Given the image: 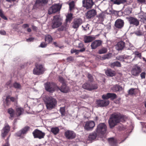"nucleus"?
<instances>
[{
    "label": "nucleus",
    "mask_w": 146,
    "mask_h": 146,
    "mask_svg": "<svg viewBox=\"0 0 146 146\" xmlns=\"http://www.w3.org/2000/svg\"><path fill=\"white\" fill-rule=\"evenodd\" d=\"M95 125V123L93 121H89L86 122L84 128L88 131L91 130Z\"/></svg>",
    "instance_id": "obj_15"
},
{
    "label": "nucleus",
    "mask_w": 146,
    "mask_h": 146,
    "mask_svg": "<svg viewBox=\"0 0 146 146\" xmlns=\"http://www.w3.org/2000/svg\"><path fill=\"white\" fill-rule=\"evenodd\" d=\"M43 100L47 109L48 110L52 109L56 105L57 101L51 96H46L44 98Z\"/></svg>",
    "instance_id": "obj_2"
},
{
    "label": "nucleus",
    "mask_w": 146,
    "mask_h": 146,
    "mask_svg": "<svg viewBox=\"0 0 146 146\" xmlns=\"http://www.w3.org/2000/svg\"><path fill=\"white\" fill-rule=\"evenodd\" d=\"M16 100V98L13 97H11L9 96H7L5 100L7 105L8 106L10 104V101L14 102Z\"/></svg>",
    "instance_id": "obj_26"
},
{
    "label": "nucleus",
    "mask_w": 146,
    "mask_h": 146,
    "mask_svg": "<svg viewBox=\"0 0 146 146\" xmlns=\"http://www.w3.org/2000/svg\"><path fill=\"white\" fill-rule=\"evenodd\" d=\"M10 130V127L9 125H6L1 131V136L4 137L7 134Z\"/></svg>",
    "instance_id": "obj_21"
},
{
    "label": "nucleus",
    "mask_w": 146,
    "mask_h": 146,
    "mask_svg": "<svg viewBox=\"0 0 146 146\" xmlns=\"http://www.w3.org/2000/svg\"><path fill=\"white\" fill-rule=\"evenodd\" d=\"M44 71L43 66L40 64H37L35 65V68L33 70V73L34 74L39 75L42 74Z\"/></svg>",
    "instance_id": "obj_6"
},
{
    "label": "nucleus",
    "mask_w": 146,
    "mask_h": 146,
    "mask_svg": "<svg viewBox=\"0 0 146 146\" xmlns=\"http://www.w3.org/2000/svg\"><path fill=\"white\" fill-rule=\"evenodd\" d=\"M82 52V48L80 50H78L74 48L72 49L71 50V52L72 54L75 53L76 54H78L80 52Z\"/></svg>",
    "instance_id": "obj_41"
},
{
    "label": "nucleus",
    "mask_w": 146,
    "mask_h": 146,
    "mask_svg": "<svg viewBox=\"0 0 146 146\" xmlns=\"http://www.w3.org/2000/svg\"><path fill=\"white\" fill-rule=\"evenodd\" d=\"M58 90L61 92L65 93H67L69 90L68 87L66 86L65 84H63L61 88H59L58 89H57V90Z\"/></svg>",
    "instance_id": "obj_24"
},
{
    "label": "nucleus",
    "mask_w": 146,
    "mask_h": 146,
    "mask_svg": "<svg viewBox=\"0 0 146 146\" xmlns=\"http://www.w3.org/2000/svg\"><path fill=\"white\" fill-rule=\"evenodd\" d=\"M34 39V38H29L26 40V41L27 42H30L33 41Z\"/></svg>",
    "instance_id": "obj_58"
},
{
    "label": "nucleus",
    "mask_w": 146,
    "mask_h": 146,
    "mask_svg": "<svg viewBox=\"0 0 146 146\" xmlns=\"http://www.w3.org/2000/svg\"><path fill=\"white\" fill-rule=\"evenodd\" d=\"M65 135L66 137L69 139H74L76 136V134L73 131L69 130L65 131Z\"/></svg>",
    "instance_id": "obj_13"
},
{
    "label": "nucleus",
    "mask_w": 146,
    "mask_h": 146,
    "mask_svg": "<svg viewBox=\"0 0 146 146\" xmlns=\"http://www.w3.org/2000/svg\"><path fill=\"white\" fill-rule=\"evenodd\" d=\"M126 58L127 57L123 55L119 56L117 59L120 61L124 62V59H126Z\"/></svg>",
    "instance_id": "obj_47"
},
{
    "label": "nucleus",
    "mask_w": 146,
    "mask_h": 146,
    "mask_svg": "<svg viewBox=\"0 0 146 146\" xmlns=\"http://www.w3.org/2000/svg\"><path fill=\"white\" fill-rule=\"evenodd\" d=\"M88 77L89 79V80L91 82L93 80V78L92 75L90 74H88Z\"/></svg>",
    "instance_id": "obj_52"
},
{
    "label": "nucleus",
    "mask_w": 146,
    "mask_h": 146,
    "mask_svg": "<svg viewBox=\"0 0 146 146\" xmlns=\"http://www.w3.org/2000/svg\"><path fill=\"white\" fill-rule=\"evenodd\" d=\"M141 68L139 66H136L133 68L131 70V73L132 75L137 76L141 72Z\"/></svg>",
    "instance_id": "obj_17"
},
{
    "label": "nucleus",
    "mask_w": 146,
    "mask_h": 146,
    "mask_svg": "<svg viewBox=\"0 0 146 146\" xmlns=\"http://www.w3.org/2000/svg\"><path fill=\"white\" fill-rule=\"evenodd\" d=\"M111 54L109 53L106 55H104L102 57V58L103 60H105L106 59H108L110 58L111 57Z\"/></svg>",
    "instance_id": "obj_45"
},
{
    "label": "nucleus",
    "mask_w": 146,
    "mask_h": 146,
    "mask_svg": "<svg viewBox=\"0 0 146 146\" xmlns=\"http://www.w3.org/2000/svg\"><path fill=\"white\" fill-rule=\"evenodd\" d=\"M61 21L62 19L60 15L54 16L52 25V28L54 29L60 26L62 24Z\"/></svg>",
    "instance_id": "obj_3"
},
{
    "label": "nucleus",
    "mask_w": 146,
    "mask_h": 146,
    "mask_svg": "<svg viewBox=\"0 0 146 146\" xmlns=\"http://www.w3.org/2000/svg\"><path fill=\"white\" fill-rule=\"evenodd\" d=\"M106 74L109 76H114V74L110 69H108L105 72Z\"/></svg>",
    "instance_id": "obj_33"
},
{
    "label": "nucleus",
    "mask_w": 146,
    "mask_h": 146,
    "mask_svg": "<svg viewBox=\"0 0 146 146\" xmlns=\"http://www.w3.org/2000/svg\"><path fill=\"white\" fill-rule=\"evenodd\" d=\"M45 41L46 43H49L51 42L52 40V38L51 36L50 35H48L45 36Z\"/></svg>",
    "instance_id": "obj_37"
},
{
    "label": "nucleus",
    "mask_w": 146,
    "mask_h": 146,
    "mask_svg": "<svg viewBox=\"0 0 146 146\" xmlns=\"http://www.w3.org/2000/svg\"><path fill=\"white\" fill-rule=\"evenodd\" d=\"M124 24V23L123 20L120 19H118L115 21L114 25L116 28L121 29L123 27Z\"/></svg>",
    "instance_id": "obj_16"
},
{
    "label": "nucleus",
    "mask_w": 146,
    "mask_h": 146,
    "mask_svg": "<svg viewBox=\"0 0 146 146\" xmlns=\"http://www.w3.org/2000/svg\"><path fill=\"white\" fill-rule=\"evenodd\" d=\"M83 88L89 91H91L98 88V86L97 84L87 82L83 85Z\"/></svg>",
    "instance_id": "obj_7"
},
{
    "label": "nucleus",
    "mask_w": 146,
    "mask_h": 146,
    "mask_svg": "<svg viewBox=\"0 0 146 146\" xmlns=\"http://www.w3.org/2000/svg\"><path fill=\"white\" fill-rule=\"evenodd\" d=\"M8 112L10 115L11 117H10V118L12 119V118L14 117L15 115L14 110L12 108H10L8 110Z\"/></svg>",
    "instance_id": "obj_31"
},
{
    "label": "nucleus",
    "mask_w": 146,
    "mask_h": 146,
    "mask_svg": "<svg viewBox=\"0 0 146 146\" xmlns=\"http://www.w3.org/2000/svg\"><path fill=\"white\" fill-rule=\"evenodd\" d=\"M146 73L145 72H142L140 74L141 78L142 79H144L145 78Z\"/></svg>",
    "instance_id": "obj_53"
},
{
    "label": "nucleus",
    "mask_w": 146,
    "mask_h": 146,
    "mask_svg": "<svg viewBox=\"0 0 146 146\" xmlns=\"http://www.w3.org/2000/svg\"><path fill=\"white\" fill-rule=\"evenodd\" d=\"M97 136V134L94 132L90 134L88 136L89 139L90 140H92L95 139Z\"/></svg>",
    "instance_id": "obj_35"
},
{
    "label": "nucleus",
    "mask_w": 146,
    "mask_h": 146,
    "mask_svg": "<svg viewBox=\"0 0 146 146\" xmlns=\"http://www.w3.org/2000/svg\"><path fill=\"white\" fill-rule=\"evenodd\" d=\"M48 1V0H36L35 4L33 6V8L37 7L38 4L42 5H45L47 4Z\"/></svg>",
    "instance_id": "obj_22"
},
{
    "label": "nucleus",
    "mask_w": 146,
    "mask_h": 146,
    "mask_svg": "<svg viewBox=\"0 0 146 146\" xmlns=\"http://www.w3.org/2000/svg\"><path fill=\"white\" fill-rule=\"evenodd\" d=\"M93 4L92 0H84L83 1V6L84 7L83 10H84V8L86 9L91 8Z\"/></svg>",
    "instance_id": "obj_10"
},
{
    "label": "nucleus",
    "mask_w": 146,
    "mask_h": 146,
    "mask_svg": "<svg viewBox=\"0 0 146 146\" xmlns=\"http://www.w3.org/2000/svg\"><path fill=\"white\" fill-rule=\"evenodd\" d=\"M107 49L105 48H103L98 51V53L100 54H104L107 52Z\"/></svg>",
    "instance_id": "obj_42"
},
{
    "label": "nucleus",
    "mask_w": 146,
    "mask_h": 146,
    "mask_svg": "<svg viewBox=\"0 0 146 146\" xmlns=\"http://www.w3.org/2000/svg\"><path fill=\"white\" fill-rule=\"evenodd\" d=\"M60 110L61 115V116H65L66 114L65 107H61L60 108Z\"/></svg>",
    "instance_id": "obj_43"
},
{
    "label": "nucleus",
    "mask_w": 146,
    "mask_h": 146,
    "mask_svg": "<svg viewBox=\"0 0 146 146\" xmlns=\"http://www.w3.org/2000/svg\"><path fill=\"white\" fill-rule=\"evenodd\" d=\"M80 25V22L78 19H75L73 23L72 27L74 28H76L79 27Z\"/></svg>",
    "instance_id": "obj_30"
},
{
    "label": "nucleus",
    "mask_w": 146,
    "mask_h": 146,
    "mask_svg": "<svg viewBox=\"0 0 146 146\" xmlns=\"http://www.w3.org/2000/svg\"><path fill=\"white\" fill-rule=\"evenodd\" d=\"M112 90L114 92H116L121 91L122 90V87L120 86L116 85L112 87Z\"/></svg>",
    "instance_id": "obj_28"
},
{
    "label": "nucleus",
    "mask_w": 146,
    "mask_h": 146,
    "mask_svg": "<svg viewBox=\"0 0 146 146\" xmlns=\"http://www.w3.org/2000/svg\"><path fill=\"white\" fill-rule=\"evenodd\" d=\"M78 48H80L81 49L82 48V43H79L78 46Z\"/></svg>",
    "instance_id": "obj_62"
},
{
    "label": "nucleus",
    "mask_w": 146,
    "mask_h": 146,
    "mask_svg": "<svg viewBox=\"0 0 146 146\" xmlns=\"http://www.w3.org/2000/svg\"><path fill=\"white\" fill-rule=\"evenodd\" d=\"M127 19L130 25H132L136 27L139 25V20L136 18L130 17Z\"/></svg>",
    "instance_id": "obj_14"
},
{
    "label": "nucleus",
    "mask_w": 146,
    "mask_h": 146,
    "mask_svg": "<svg viewBox=\"0 0 146 146\" xmlns=\"http://www.w3.org/2000/svg\"><path fill=\"white\" fill-rule=\"evenodd\" d=\"M111 65L113 66L121 67L120 63L118 61H115L111 64Z\"/></svg>",
    "instance_id": "obj_44"
},
{
    "label": "nucleus",
    "mask_w": 146,
    "mask_h": 146,
    "mask_svg": "<svg viewBox=\"0 0 146 146\" xmlns=\"http://www.w3.org/2000/svg\"><path fill=\"white\" fill-rule=\"evenodd\" d=\"M135 93V89L133 88H131L129 90V94L132 95L134 94Z\"/></svg>",
    "instance_id": "obj_50"
},
{
    "label": "nucleus",
    "mask_w": 146,
    "mask_h": 146,
    "mask_svg": "<svg viewBox=\"0 0 146 146\" xmlns=\"http://www.w3.org/2000/svg\"><path fill=\"white\" fill-rule=\"evenodd\" d=\"M107 131V126L106 124L104 123H99L98 125L96 132L98 134L102 135L104 134Z\"/></svg>",
    "instance_id": "obj_4"
},
{
    "label": "nucleus",
    "mask_w": 146,
    "mask_h": 146,
    "mask_svg": "<svg viewBox=\"0 0 146 146\" xmlns=\"http://www.w3.org/2000/svg\"><path fill=\"white\" fill-rule=\"evenodd\" d=\"M135 54L138 57H139V58H141V53H139V52H138V51H136L135 52Z\"/></svg>",
    "instance_id": "obj_54"
},
{
    "label": "nucleus",
    "mask_w": 146,
    "mask_h": 146,
    "mask_svg": "<svg viewBox=\"0 0 146 146\" xmlns=\"http://www.w3.org/2000/svg\"><path fill=\"white\" fill-rule=\"evenodd\" d=\"M6 143L5 145H3V146H9V145L7 140H6Z\"/></svg>",
    "instance_id": "obj_63"
},
{
    "label": "nucleus",
    "mask_w": 146,
    "mask_h": 146,
    "mask_svg": "<svg viewBox=\"0 0 146 146\" xmlns=\"http://www.w3.org/2000/svg\"><path fill=\"white\" fill-rule=\"evenodd\" d=\"M132 11V9L130 8H127L125 9L124 11V14L126 15H129L131 13Z\"/></svg>",
    "instance_id": "obj_39"
},
{
    "label": "nucleus",
    "mask_w": 146,
    "mask_h": 146,
    "mask_svg": "<svg viewBox=\"0 0 146 146\" xmlns=\"http://www.w3.org/2000/svg\"><path fill=\"white\" fill-rule=\"evenodd\" d=\"M102 98L104 100L105 99H109V98H108L107 94L106 95H103L102 96Z\"/></svg>",
    "instance_id": "obj_56"
},
{
    "label": "nucleus",
    "mask_w": 146,
    "mask_h": 146,
    "mask_svg": "<svg viewBox=\"0 0 146 146\" xmlns=\"http://www.w3.org/2000/svg\"><path fill=\"white\" fill-rule=\"evenodd\" d=\"M125 46V43L123 41L118 42L115 45L116 49L118 50H123Z\"/></svg>",
    "instance_id": "obj_20"
},
{
    "label": "nucleus",
    "mask_w": 146,
    "mask_h": 146,
    "mask_svg": "<svg viewBox=\"0 0 146 146\" xmlns=\"http://www.w3.org/2000/svg\"><path fill=\"white\" fill-rule=\"evenodd\" d=\"M72 13H68L66 16V22L67 23L68 22H70L72 18Z\"/></svg>",
    "instance_id": "obj_40"
},
{
    "label": "nucleus",
    "mask_w": 146,
    "mask_h": 146,
    "mask_svg": "<svg viewBox=\"0 0 146 146\" xmlns=\"http://www.w3.org/2000/svg\"><path fill=\"white\" fill-rule=\"evenodd\" d=\"M29 129V127L26 126L16 133L15 135L21 137H23L24 135L26 134Z\"/></svg>",
    "instance_id": "obj_12"
},
{
    "label": "nucleus",
    "mask_w": 146,
    "mask_h": 146,
    "mask_svg": "<svg viewBox=\"0 0 146 146\" xmlns=\"http://www.w3.org/2000/svg\"><path fill=\"white\" fill-rule=\"evenodd\" d=\"M34 138H37L41 139L44 137L45 133L41 131L36 129L33 132Z\"/></svg>",
    "instance_id": "obj_8"
},
{
    "label": "nucleus",
    "mask_w": 146,
    "mask_h": 146,
    "mask_svg": "<svg viewBox=\"0 0 146 146\" xmlns=\"http://www.w3.org/2000/svg\"><path fill=\"white\" fill-rule=\"evenodd\" d=\"M96 13V11L95 10L92 9L87 12L86 14V16L87 18H91L95 16Z\"/></svg>",
    "instance_id": "obj_19"
},
{
    "label": "nucleus",
    "mask_w": 146,
    "mask_h": 146,
    "mask_svg": "<svg viewBox=\"0 0 146 146\" xmlns=\"http://www.w3.org/2000/svg\"><path fill=\"white\" fill-rule=\"evenodd\" d=\"M137 1L141 3H145V0H137Z\"/></svg>",
    "instance_id": "obj_60"
},
{
    "label": "nucleus",
    "mask_w": 146,
    "mask_h": 146,
    "mask_svg": "<svg viewBox=\"0 0 146 146\" xmlns=\"http://www.w3.org/2000/svg\"><path fill=\"white\" fill-rule=\"evenodd\" d=\"M96 104L99 107H106L110 104V101L108 100H97L96 101Z\"/></svg>",
    "instance_id": "obj_9"
},
{
    "label": "nucleus",
    "mask_w": 146,
    "mask_h": 146,
    "mask_svg": "<svg viewBox=\"0 0 146 146\" xmlns=\"http://www.w3.org/2000/svg\"><path fill=\"white\" fill-rule=\"evenodd\" d=\"M29 25L28 24H25L23 25V27L24 29H25L27 27H29Z\"/></svg>",
    "instance_id": "obj_59"
},
{
    "label": "nucleus",
    "mask_w": 146,
    "mask_h": 146,
    "mask_svg": "<svg viewBox=\"0 0 146 146\" xmlns=\"http://www.w3.org/2000/svg\"><path fill=\"white\" fill-rule=\"evenodd\" d=\"M59 81L63 84H65V81L64 79L62 77L59 76Z\"/></svg>",
    "instance_id": "obj_51"
},
{
    "label": "nucleus",
    "mask_w": 146,
    "mask_h": 146,
    "mask_svg": "<svg viewBox=\"0 0 146 146\" xmlns=\"http://www.w3.org/2000/svg\"><path fill=\"white\" fill-rule=\"evenodd\" d=\"M96 39V37L90 36H85L84 38V41L85 43H88L92 42Z\"/></svg>",
    "instance_id": "obj_23"
},
{
    "label": "nucleus",
    "mask_w": 146,
    "mask_h": 146,
    "mask_svg": "<svg viewBox=\"0 0 146 146\" xmlns=\"http://www.w3.org/2000/svg\"><path fill=\"white\" fill-rule=\"evenodd\" d=\"M61 7L58 5L56 4L52 5L48 10V13L50 15L59 11Z\"/></svg>",
    "instance_id": "obj_11"
},
{
    "label": "nucleus",
    "mask_w": 146,
    "mask_h": 146,
    "mask_svg": "<svg viewBox=\"0 0 146 146\" xmlns=\"http://www.w3.org/2000/svg\"><path fill=\"white\" fill-rule=\"evenodd\" d=\"M16 111L17 115L19 116L22 114L23 110L21 108H18L16 109Z\"/></svg>",
    "instance_id": "obj_38"
},
{
    "label": "nucleus",
    "mask_w": 146,
    "mask_h": 146,
    "mask_svg": "<svg viewBox=\"0 0 146 146\" xmlns=\"http://www.w3.org/2000/svg\"><path fill=\"white\" fill-rule=\"evenodd\" d=\"M59 129L57 127H53L51 128V131L54 135L58 134L59 131Z\"/></svg>",
    "instance_id": "obj_32"
},
{
    "label": "nucleus",
    "mask_w": 146,
    "mask_h": 146,
    "mask_svg": "<svg viewBox=\"0 0 146 146\" xmlns=\"http://www.w3.org/2000/svg\"><path fill=\"white\" fill-rule=\"evenodd\" d=\"M45 87L46 90L48 92H52L55 90H57L59 88V87L57 86L53 83L47 82L45 84Z\"/></svg>",
    "instance_id": "obj_5"
},
{
    "label": "nucleus",
    "mask_w": 146,
    "mask_h": 146,
    "mask_svg": "<svg viewBox=\"0 0 146 146\" xmlns=\"http://www.w3.org/2000/svg\"><path fill=\"white\" fill-rule=\"evenodd\" d=\"M13 86L15 88L17 89H20L21 88V86L20 84L17 83L15 82L13 84Z\"/></svg>",
    "instance_id": "obj_48"
},
{
    "label": "nucleus",
    "mask_w": 146,
    "mask_h": 146,
    "mask_svg": "<svg viewBox=\"0 0 146 146\" xmlns=\"http://www.w3.org/2000/svg\"><path fill=\"white\" fill-rule=\"evenodd\" d=\"M108 140L111 146H117V141L116 139L112 137L109 138Z\"/></svg>",
    "instance_id": "obj_25"
},
{
    "label": "nucleus",
    "mask_w": 146,
    "mask_h": 146,
    "mask_svg": "<svg viewBox=\"0 0 146 146\" xmlns=\"http://www.w3.org/2000/svg\"><path fill=\"white\" fill-rule=\"evenodd\" d=\"M107 95L108 98H111L112 100L116 98L117 97L116 94L114 93H108Z\"/></svg>",
    "instance_id": "obj_36"
},
{
    "label": "nucleus",
    "mask_w": 146,
    "mask_h": 146,
    "mask_svg": "<svg viewBox=\"0 0 146 146\" xmlns=\"http://www.w3.org/2000/svg\"><path fill=\"white\" fill-rule=\"evenodd\" d=\"M139 18L140 19L141 21L144 23L146 21V16L143 13H141L139 15Z\"/></svg>",
    "instance_id": "obj_29"
},
{
    "label": "nucleus",
    "mask_w": 146,
    "mask_h": 146,
    "mask_svg": "<svg viewBox=\"0 0 146 146\" xmlns=\"http://www.w3.org/2000/svg\"><path fill=\"white\" fill-rule=\"evenodd\" d=\"M104 14L103 13L100 14L98 16L97 22L98 23H102L104 21Z\"/></svg>",
    "instance_id": "obj_27"
},
{
    "label": "nucleus",
    "mask_w": 146,
    "mask_h": 146,
    "mask_svg": "<svg viewBox=\"0 0 146 146\" xmlns=\"http://www.w3.org/2000/svg\"><path fill=\"white\" fill-rule=\"evenodd\" d=\"M0 16L5 20H7V19L4 15L1 10H0Z\"/></svg>",
    "instance_id": "obj_49"
},
{
    "label": "nucleus",
    "mask_w": 146,
    "mask_h": 146,
    "mask_svg": "<svg viewBox=\"0 0 146 146\" xmlns=\"http://www.w3.org/2000/svg\"><path fill=\"white\" fill-rule=\"evenodd\" d=\"M127 0H111L114 3L117 5H119L121 3H123L126 2Z\"/></svg>",
    "instance_id": "obj_34"
},
{
    "label": "nucleus",
    "mask_w": 146,
    "mask_h": 146,
    "mask_svg": "<svg viewBox=\"0 0 146 146\" xmlns=\"http://www.w3.org/2000/svg\"><path fill=\"white\" fill-rule=\"evenodd\" d=\"M102 44L101 40H96L92 42L91 44V46L92 49H95L98 47L100 46Z\"/></svg>",
    "instance_id": "obj_18"
},
{
    "label": "nucleus",
    "mask_w": 146,
    "mask_h": 146,
    "mask_svg": "<svg viewBox=\"0 0 146 146\" xmlns=\"http://www.w3.org/2000/svg\"><path fill=\"white\" fill-rule=\"evenodd\" d=\"M135 34L137 35H141V33L140 32H137L135 33Z\"/></svg>",
    "instance_id": "obj_64"
},
{
    "label": "nucleus",
    "mask_w": 146,
    "mask_h": 146,
    "mask_svg": "<svg viewBox=\"0 0 146 146\" xmlns=\"http://www.w3.org/2000/svg\"><path fill=\"white\" fill-rule=\"evenodd\" d=\"M70 10L71 11L74 8V3L73 1H72L69 3V4Z\"/></svg>",
    "instance_id": "obj_46"
},
{
    "label": "nucleus",
    "mask_w": 146,
    "mask_h": 146,
    "mask_svg": "<svg viewBox=\"0 0 146 146\" xmlns=\"http://www.w3.org/2000/svg\"><path fill=\"white\" fill-rule=\"evenodd\" d=\"M125 116L119 112H114L112 114L110 118L108 123L110 128H112L117 123L125 121Z\"/></svg>",
    "instance_id": "obj_1"
},
{
    "label": "nucleus",
    "mask_w": 146,
    "mask_h": 146,
    "mask_svg": "<svg viewBox=\"0 0 146 146\" xmlns=\"http://www.w3.org/2000/svg\"><path fill=\"white\" fill-rule=\"evenodd\" d=\"M67 60L68 62L74 60V58L70 56L67 58Z\"/></svg>",
    "instance_id": "obj_55"
},
{
    "label": "nucleus",
    "mask_w": 146,
    "mask_h": 146,
    "mask_svg": "<svg viewBox=\"0 0 146 146\" xmlns=\"http://www.w3.org/2000/svg\"><path fill=\"white\" fill-rule=\"evenodd\" d=\"M0 33L2 35H5L6 34V32L4 31H0Z\"/></svg>",
    "instance_id": "obj_61"
},
{
    "label": "nucleus",
    "mask_w": 146,
    "mask_h": 146,
    "mask_svg": "<svg viewBox=\"0 0 146 146\" xmlns=\"http://www.w3.org/2000/svg\"><path fill=\"white\" fill-rule=\"evenodd\" d=\"M47 44L44 42H42L41 43L40 46L42 48H44L46 46Z\"/></svg>",
    "instance_id": "obj_57"
}]
</instances>
